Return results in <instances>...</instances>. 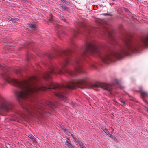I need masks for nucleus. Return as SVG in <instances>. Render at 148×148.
Segmentation results:
<instances>
[{
    "label": "nucleus",
    "mask_w": 148,
    "mask_h": 148,
    "mask_svg": "<svg viewBox=\"0 0 148 148\" xmlns=\"http://www.w3.org/2000/svg\"><path fill=\"white\" fill-rule=\"evenodd\" d=\"M47 55L49 58H50L52 57V56L49 53H47Z\"/></svg>",
    "instance_id": "25"
},
{
    "label": "nucleus",
    "mask_w": 148,
    "mask_h": 148,
    "mask_svg": "<svg viewBox=\"0 0 148 148\" xmlns=\"http://www.w3.org/2000/svg\"><path fill=\"white\" fill-rule=\"evenodd\" d=\"M46 103L52 108L55 109L57 107V106L50 101H47L46 102Z\"/></svg>",
    "instance_id": "6"
},
{
    "label": "nucleus",
    "mask_w": 148,
    "mask_h": 148,
    "mask_svg": "<svg viewBox=\"0 0 148 148\" xmlns=\"http://www.w3.org/2000/svg\"><path fill=\"white\" fill-rule=\"evenodd\" d=\"M119 103L123 106L126 105V103L122 99H121L119 101Z\"/></svg>",
    "instance_id": "16"
},
{
    "label": "nucleus",
    "mask_w": 148,
    "mask_h": 148,
    "mask_svg": "<svg viewBox=\"0 0 148 148\" xmlns=\"http://www.w3.org/2000/svg\"><path fill=\"white\" fill-rule=\"evenodd\" d=\"M124 48L110 54L103 51L100 47L91 43V54L99 58L103 63L108 64V61L110 60L112 56L120 59L123 57V55L127 54L129 51H136L139 48L144 46L148 47V34L142 38L140 43L127 38L124 40Z\"/></svg>",
    "instance_id": "2"
},
{
    "label": "nucleus",
    "mask_w": 148,
    "mask_h": 148,
    "mask_svg": "<svg viewBox=\"0 0 148 148\" xmlns=\"http://www.w3.org/2000/svg\"><path fill=\"white\" fill-rule=\"evenodd\" d=\"M73 35L75 36L76 34L79 33V31L77 29H75L73 31Z\"/></svg>",
    "instance_id": "19"
},
{
    "label": "nucleus",
    "mask_w": 148,
    "mask_h": 148,
    "mask_svg": "<svg viewBox=\"0 0 148 148\" xmlns=\"http://www.w3.org/2000/svg\"><path fill=\"white\" fill-rule=\"evenodd\" d=\"M77 101H79V100L78 99H77Z\"/></svg>",
    "instance_id": "33"
},
{
    "label": "nucleus",
    "mask_w": 148,
    "mask_h": 148,
    "mask_svg": "<svg viewBox=\"0 0 148 148\" xmlns=\"http://www.w3.org/2000/svg\"><path fill=\"white\" fill-rule=\"evenodd\" d=\"M50 15H51V16H51V14H50Z\"/></svg>",
    "instance_id": "37"
},
{
    "label": "nucleus",
    "mask_w": 148,
    "mask_h": 148,
    "mask_svg": "<svg viewBox=\"0 0 148 148\" xmlns=\"http://www.w3.org/2000/svg\"><path fill=\"white\" fill-rule=\"evenodd\" d=\"M144 109L146 110V111H148V108L147 107H145L144 108Z\"/></svg>",
    "instance_id": "26"
},
{
    "label": "nucleus",
    "mask_w": 148,
    "mask_h": 148,
    "mask_svg": "<svg viewBox=\"0 0 148 148\" xmlns=\"http://www.w3.org/2000/svg\"><path fill=\"white\" fill-rule=\"evenodd\" d=\"M86 78H84L78 80H71L69 82H66L64 84H57L56 86L53 85L47 88L58 89L60 93H56V96L62 99H65L66 97L64 95L67 93V92L65 90L66 89H74L77 87V85H87L88 83L86 80Z\"/></svg>",
    "instance_id": "3"
},
{
    "label": "nucleus",
    "mask_w": 148,
    "mask_h": 148,
    "mask_svg": "<svg viewBox=\"0 0 148 148\" xmlns=\"http://www.w3.org/2000/svg\"><path fill=\"white\" fill-rule=\"evenodd\" d=\"M55 27L56 28V29L57 31L58 32H59L60 30L61 26L58 24H56L55 25Z\"/></svg>",
    "instance_id": "15"
},
{
    "label": "nucleus",
    "mask_w": 148,
    "mask_h": 148,
    "mask_svg": "<svg viewBox=\"0 0 148 148\" xmlns=\"http://www.w3.org/2000/svg\"><path fill=\"white\" fill-rule=\"evenodd\" d=\"M108 14L107 13H104L103 14L104 16H106V15H107Z\"/></svg>",
    "instance_id": "30"
},
{
    "label": "nucleus",
    "mask_w": 148,
    "mask_h": 148,
    "mask_svg": "<svg viewBox=\"0 0 148 148\" xmlns=\"http://www.w3.org/2000/svg\"><path fill=\"white\" fill-rule=\"evenodd\" d=\"M72 104L74 106H76V104H75V103H73V102H72Z\"/></svg>",
    "instance_id": "28"
},
{
    "label": "nucleus",
    "mask_w": 148,
    "mask_h": 148,
    "mask_svg": "<svg viewBox=\"0 0 148 148\" xmlns=\"http://www.w3.org/2000/svg\"><path fill=\"white\" fill-rule=\"evenodd\" d=\"M28 25L29 27L32 30H35L36 28V25L34 23H29Z\"/></svg>",
    "instance_id": "7"
},
{
    "label": "nucleus",
    "mask_w": 148,
    "mask_h": 148,
    "mask_svg": "<svg viewBox=\"0 0 148 148\" xmlns=\"http://www.w3.org/2000/svg\"><path fill=\"white\" fill-rule=\"evenodd\" d=\"M101 130L103 131V130H104V129L105 128H104L103 127H101Z\"/></svg>",
    "instance_id": "29"
},
{
    "label": "nucleus",
    "mask_w": 148,
    "mask_h": 148,
    "mask_svg": "<svg viewBox=\"0 0 148 148\" xmlns=\"http://www.w3.org/2000/svg\"><path fill=\"white\" fill-rule=\"evenodd\" d=\"M81 148H86V147H85L84 146H83V147H82Z\"/></svg>",
    "instance_id": "32"
},
{
    "label": "nucleus",
    "mask_w": 148,
    "mask_h": 148,
    "mask_svg": "<svg viewBox=\"0 0 148 148\" xmlns=\"http://www.w3.org/2000/svg\"><path fill=\"white\" fill-rule=\"evenodd\" d=\"M60 127L63 131L65 132L68 135H69V134H71V133L69 132L66 129L63 125H60Z\"/></svg>",
    "instance_id": "12"
},
{
    "label": "nucleus",
    "mask_w": 148,
    "mask_h": 148,
    "mask_svg": "<svg viewBox=\"0 0 148 148\" xmlns=\"http://www.w3.org/2000/svg\"><path fill=\"white\" fill-rule=\"evenodd\" d=\"M0 69H2V70H5V71H6L7 70L6 68H5V67L1 65L0 64Z\"/></svg>",
    "instance_id": "20"
},
{
    "label": "nucleus",
    "mask_w": 148,
    "mask_h": 148,
    "mask_svg": "<svg viewBox=\"0 0 148 148\" xmlns=\"http://www.w3.org/2000/svg\"><path fill=\"white\" fill-rule=\"evenodd\" d=\"M62 33H63L64 34H65V33L64 32H62Z\"/></svg>",
    "instance_id": "34"
},
{
    "label": "nucleus",
    "mask_w": 148,
    "mask_h": 148,
    "mask_svg": "<svg viewBox=\"0 0 148 148\" xmlns=\"http://www.w3.org/2000/svg\"><path fill=\"white\" fill-rule=\"evenodd\" d=\"M26 111H29V110H27Z\"/></svg>",
    "instance_id": "36"
},
{
    "label": "nucleus",
    "mask_w": 148,
    "mask_h": 148,
    "mask_svg": "<svg viewBox=\"0 0 148 148\" xmlns=\"http://www.w3.org/2000/svg\"><path fill=\"white\" fill-rule=\"evenodd\" d=\"M114 83H110L109 84L103 83H100L97 84H95V86L96 87L99 88L103 89L104 90L110 91L112 90L111 86H114L115 84H117L119 86V88L123 89V87L121 86L120 84L119 81L117 79H114L113 80Z\"/></svg>",
    "instance_id": "4"
},
{
    "label": "nucleus",
    "mask_w": 148,
    "mask_h": 148,
    "mask_svg": "<svg viewBox=\"0 0 148 148\" xmlns=\"http://www.w3.org/2000/svg\"><path fill=\"white\" fill-rule=\"evenodd\" d=\"M28 137L31 139L33 143H36L37 142L36 139L32 134H29L28 135Z\"/></svg>",
    "instance_id": "10"
},
{
    "label": "nucleus",
    "mask_w": 148,
    "mask_h": 148,
    "mask_svg": "<svg viewBox=\"0 0 148 148\" xmlns=\"http://www.w3.org/2000/svg\"><path fill=\"white\" fill-rule=\"evenodd\" d=\"M10 121H15V120L14 119H10Z\"/></svg>",
    "instance_id": "27"
},
{
    "label": "nucleus",
    "mask_w": 148,
    "mask_h": 148,
    "mask_svg": "<svg viewBox=\"0 0 148 148\" xmlns=\"http://www.w3.org/2000/svg\"><path fill=\"white\" fill-rule=\"evenodd\" d=\"M8 19L9 21H11L13 23H16L18 21V18H13L12 17H9L8 18Z\"/></svg>",
    "instance_id": "14"
},
{
    "label": "nucleus",
    "mask_w": 148,
    "mask_h": 148,
    "mask_svg": "<svg viewBox=\"0 0 148 148\" xmlns=\"http://www.w3.org/2000/svg\"><path fill=\"white\" fill-rule=\"evenodd\" d=\"M140 91L141 93V95L142 96L145 97L148 96V92H145L141 89H140Z\"/></svg>",
    "instance_id": "9"
},
{
    "label": "nucleus",
    "mask_w": 148,
    "mask_h": 148,
    "mask_svg": "<svg viewBox=\"0 0 148 148\" xmlns=\"http://www.w3.org/2000/svg\"><path fill=\"white\" fill-rule=\"evenodd\" d=\"M60 5L61 7L63 9L69 12H70L71 11L70 10L68 7L64 6L62 4H60Z\"/></svg>",
    "instance_id": "11"
},
{
    "label": "nucleus",
    "mask_w": 148,
    "mask_h": 148,
    "mask_svg": "<svg viewBox=\"0 0 148 148\" xmlns=\"http://www.w3.org/2000/svg\"><path fill=\"white\" fill-rule=\"evenodd\" d=\"M69 136H72V138L73 139V140L76 143H78V142H79V141L76 138L74 137L73 134L71 133V134H69Z\"/></svg>",
    "instance_id": "13"
},
{
    "label": "nucleus",
    "mask_w": 148,
    "mask_h": 148,
    "mask_svg": "<svg viewBox=\"0 0 148 148\" xmlns=\"http://www.w3.org/2000/svg\"><path fill=\"white\" fill-rule=\"evenodd\" d=\"M65 1V2H67V1Z\"/></svg>",
    "instance_id": "35"
},
{
    "label": "nucleus",
    "mask_w": 148,
    "mask_h": 148,
    "mask_svg": "<svg viewBox=\"0 0 148 148\" xmlns=\"http://www.w3.org/2000/svg\"><path fill=\"white\" fill-rule=\"evenodd\" d=\"M68 140H66V145L69 148H74V147L73 146L71 143V141L69 139L67 138Z\"/></svg>",
    "instance_id": "8"
},
{
    "label": "nucleus",
    "mask_w": 148,
    "mask_h": 148,
    "mask_svg": "<svg viewBox=\"0 0 148 148\" xmlns=\"http://www.w3.org/2000/svg\"><path fill=\"white\" fill-rule=\"evenodd\" d=\"M49 22H51L52 23H53V18H52V17H51H51H50V19H49Z\"/></svg>",
    "instance_id": "23"
},
{
    "label": "nucleus",
    "mask_w": 148,
    "mask_h": 148,
    "mask_svg": "<svg viewBox=\"0 0 148 148\" xmlns=\"http://www.w3.org/2000/svg\"><path fill=\"white\" fill-rule=\"evenodd\" d=\"M14 109L13 105L11 104L6 99L2 97L0 99V110L11 111Z\"/></svg>",
    "instance_id": "5"
},
{
    "label": "nucleus",
    "mask_w": 148,
    "mask_h": 148,
    "mask_svg": "<svg viewBox=\"0 0 148 148\" xmlns=\"http://www.w3.org/2000/svg\"><path fill=\"white\" fill-rule=\"evenodd\" d=\"M2 77L6 81L13 86L18 87L19 90L16 92L19 103L25 104L27 107L33 105L34 101L32 99L30 95L33 92L40 89V88L35 85V82H38L40 78L37 76H32L26 79L20 80L12 78L9 74L5 72L1 75Z\"/></svg>",
    "instance_id": "1"
},
{
    "label": "nucleus",
    "mask_w": 148,
    "mask_h": 148,
    "mask_svg": "<svg viewBox=\"0 0 148 148\" xmlns=\"http://www.w3.org/2000/svg\"><path fill=\"white\" fill-rule=\"evenodd\" d=\"M78 143L79 144L81 148L84 146L83 144L82 143V142H80V141L79 142H78Z\"/></svg>",
    "instance_id": "22"
},
{
    "label": "nucleus",
    "mask_w": 148,
    "mask_h": 148,
    "mask_svg": "<svg viewBox=\"0 0 148 148\" xmlns=\"http://www.w3.org/2000/svg\"><path fill=\"white\" fill-rule=\"evenodd\" d=\"M108 136H110V137H111L112 139L114 140H116V137L114 136H113L112 134H111L110 132L108 133Z\"/></svg>",
    "instance_id": "17"
},
{
    "label": "nucleus",
    "mask_w": 148,
    "mask_h": 148,
    "mask_svg": "<svg viewBox=\"0 0 148 148\" xmlns=\"http://www.w3.org/2000/svg\"><path fill=\"white\" fill-rule=\"evenodd\" d=\"M71 43L73 45H74V44H74V42H71Z\"/></svg>",
    "instance_id": "31"
},
{
    "label": "nucleus",
    "mask_w": 148,
    "mask_h": 148,
    "mask_svg": "<svg viewBox=\"0 0 148 148\" xmlns=\"http://www.w3.org/2000/svg\"><path fill=\"white\" fill-rule=\"evenodd\" d=\"M60 19L63 21L64 22H67V21L66 20V19L62 15H61L60 16Z\"/></svg>",
    "instance_id": "18"
},
{
    "label": "nucleus",
    "mask_w": 148,
    "mask_h": 148,
    "mask_svg": "<svg viewBox=\"0 0 148 148\" xmlns=\"http://www.w3.org/2000/svg\"><path fill=\"white\" fill-rule=\"evenodd\" d=\"M91 67L93 68H96V65L94 64H91Z\"/></svg>",
    "instance_id": "24"
},
{
    "label": "nucleus",
    "mask_w": 148,
    "mask_h": 148,
    "mask_svg": "<svg viewBox=\"0 0 148 148\" xmlns=\"http://www.w3.org/2000/svg\"><path fill=\"white\" fill-rule=\"evenodd\" d=\"M103 131L107 135H108V133H109V131L107 130V129H106V128H105L104 129V130H103Z\"/></svg>",
    "instance_id": "21"
}]
</instances>
